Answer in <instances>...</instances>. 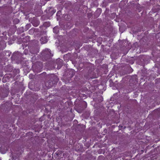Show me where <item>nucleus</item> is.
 <instances>
[{
	"label": "nucleus",
	"instance_id": "4",
	"mask_svg": "<svg viewBox=\"0 0 160 160\" xmlns=\"http://www.w3.org/2000/svg\"><path fill=\"white\" fill-rule=\"evenodd\" d=\"M14 22L15 23H17L19 22V20L18 19H15L14 20Z\"/></svg>",
	"mask_w": 160,
	"mask_h": 160
},
{
	"label": "nucleus",
	"instance_id": "6",
	"mask_svg": "<svg viewBox=\"0 0 160 160\" xmlns=\"http://www.w3.org/2000/svg\"><path fill=\"white\" fill-rule=\"evenodd\" d=\"M32 31L33 32V30L32 29L30 30L29 31V32H32Z\"/></svg>",
	"mask_w": 160,
	"mask_h": 160
},
{
	"label": "nucleus",
	"instance_id": "7",
	"mask_svg": "<svg viewBox=\"0 0 160 160\" xmlns=\"http://www.w3.org/2000/svg\"><path fill=\"white\" fill-rule=\"evenodd\" d=\"M5 78V77H4V78H3L2 79V81H3V82H4V79Z\"/></svg>",
	"mask_w": 160,
	"mask_h": 160
},
{
	"label": "nucleus",
	"instance_id": "1",
	"mask_svg": "<svg viewBox=\"0 0 160 160\" xmlns=\"http://www.w3.org/2000/svg\"><path fill=\"white\" fill-rule=\"evenodd\" d=\"M44 52L45 54L48 55L50 56H52V55L51 53L50 52V50L48 49H46L44 51Z\"/></svg>",
	"mask_w": 160,
	"mask_h": 160
},
{
	"label": "nucleus",
	"instance_id": "3",
	"mask_svg": "<svg viewBox=\"0 0 160 160\" xmlns=\"http://www.w3.org/2000/svg\"><path fill=\"white\" fill-rule=\"evenodd\" d=\"M53 32L54 33H57L58 32V27H55L53 29Z\"/></svg>",
	"mask_w": 160,
	"mask_h": 160
},
{
	"label": "nucleus",
	"instance_id": "2",
	"mask_svg": "<svg viewBox=\"0 0 160 160\" xmlns=\"http://www.w3.org/2000/svg\"><path fill=\"white\" fill-rule=\"evenodd\" d=\"M40 41L42 44L45 43L47 42V39L45 37H42L40 39Z\"/></svg>",
	"mask_w": 160,
	"mask_h": 160
},
{
	"label": "nucleus",
	"instance_id": "8",
	"mask_svg": "<svg viewBox=\"0 0 160 160\" xmlns=\"http://www.w3.org/2000/svg\"><path fill=\"white\" fill-rule=\"evenodd\" d=\"M60 13V12H58V13Z\"/></svg>",
	"mask_w": 160,
	"mask_h": 160
},
{
	"label": "nucleus",
	"instance_id": "5",
	"mask_svg": "<svg viewBox=\"0 0 160 160\" xmlns=\"http://www.w3.org/2000/svg\"><path fill=\"white\" fill-rule=\"evenodd\" d=\"M97 11H98L100 13H101V10L100 9H98L97 10Z\"/></svg>",
	"mask_w": 160,
	"mask_h": 160
}]
</instances>
